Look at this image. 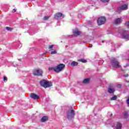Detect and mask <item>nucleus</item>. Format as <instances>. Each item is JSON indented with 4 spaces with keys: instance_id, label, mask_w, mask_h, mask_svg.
Returning <instances> with one entry per match:
<instances>
[{
    "instance_id": "obj_1",
    "label": "nucleus",
    "mask_w": 129,
    "mask_h": 129,
    "mask_svg": "<svg viewBox=\"0 0 129 129\" xmlns=\"http://www.w3.org/2000/svg\"><path fill=\"white\" fill-rule=\"evenodd\" d=\"M64 68L65 64L63 63H60L55 67L49 68L48 70H49V71L53 70L54 72H56V73H59V72H61L62 70H63Z\"/></svg>"
},
{
    "instance_id": "obj_2",
    "label": "nucleus",
    "mask_w": 129,
    "mask_h": 129,
    "mask_svg": "<svg viewBox=\"0 0 129 129\" xmlns=\"http://www.w3.org/2000/svg\"><path fill=\"white\" fill-rule=\"evenodd\" d=\"M40 84L41 86L44 87V88H48L53 86V83H52L51 82L46 81L45 80L41 81L40 82Z\"/></svg>"
},
{
    "instance_id": "obj_3",
    "label": "nucleus",
    "mask_w": 129,
    "mask_h": 129,
    "mask_svg": "<svg viewBox=\"0 0 129 129\" xmlns=\"http://www.w3.org/2000/svg\"><path fill=\"white\" fill-rule=\"evenodd\" d=\"M68 119H72L75 116V111L74 110H69L67 113Z\"/></svg>"
},
{
    "instance_id": "obj_4",
    "label": "nucleus",
    "mask_w": 129,
    "mask_h": 129,
    "mask_svg": "<svg viewBox=\"0 0 129 129\" xmlns=\"http://www.w3.org/2000/svg\"><path fill=\"white\" fill-rule=\"evenodd\" d=\"M111 62H112V65L113 67H115V68H119L120 67V65H119V62L116 59L114 58H111Z\"/></svg>"
},
{
    "instance_id": "obj_5",
    "label": "nucleus",
    "mask_w": 129,
    "mask_h": 129,
    "mask_svg": "<svg viewBox=\"0 0 129 129\" xmlns=\"http://www.w3.org/2000/svg\"><path fill=\"white\" fill-rule=\"evenodd\" d=\"M106 21V19L104 17H101L99 18L97 20V24L98 26H101V25H103L105 23Z\"/></svg>"
},
{
    "instance_id": "obj_6",
    "label": "nucleus",
    "mask_w": 129,
    "mask_h": 129,
    "mask_svg": "<svg viewBox=\"0 0 129 129\" xmlns=\"http://www.w3.org/2000/svg\"><path fill=\"white\" fill-rule=\"evenodd\" d=\"M33 74L34 76H42L43 71L41 69L34 70H33Z\"/></svg>"
},
{
    "instance_id": "obj_7",
    "label": "nucleus",
    "mask_w": 129,
    "mask_h": 129,
    "mask_svg": "<svg viewBox=\"0 0 129 129\" xmlns=\"http://www.w3.org/2000/svg\"><path fill=\"white\" fill-rule=\"evenodd\" d=\"M61 17H62V18H64V16H63V14L61 13H57L54 15V19H55V20H57L59 19V18H61Z\"/></svg>"
},
{
    "instance_id": "obj_8",
    "label": "nucleus",
    "mask_w": 129,
    "mask_h": 129,
    "mask_svg": "<svg viewBox=\"0 0 129 129\" xmlns=\"http://www.w3.org/2000/svg\"><path fill=\"white\" fill-rule=\"evenodd\" d=\"M115 91V90L114 89V87H113V85H110L109 86V88L108 89V92L109 93H113Z\"/></svg>"
},
{
    "instance_id": "obj_9",
    "label": "nucleus",
    "mask_w": 129,
    "mask_h": 129,
    "mask_svg": "<svg viewBox=\"0 0 129 129\" xmlns=\"http://www.w3.org/2000/svg\"><path fill=\"white\" fill-rule=\"evenodd\" d=\"M30 97L35 100L39 99V98H40V96L35 93H31L30 94Z\"/></svg>"
},
{
    "instance_id": "obj_10",
    "label": "nucleus",
    "mask_w": 129,
    "mask_h": 129,
    "mask_svg": "<svg viewBox=\"0 0 129 129\" xmlns=\"http://www.w3.org/2000/svg\"><path fill=\"white\" fill-rule=\"evenodd\" d=\"M121 23V18H118L114 21V25H117V24H120Z\"/></svg>"
},
{
    "instance_id": "obj_11",
    "label": "nucleus",
    "mask_w": 129,
    "mask_h": 129,
    "mask_svg": "<svg viewBox=\"0 0 129 129\" xmlns=\"http://www.w3.org/2000/svg\"><path fill=\"white\" fill-rule=\"evenodd\" d=\"M122 37L123 39L126 40V41H128L129 40V34H124V32L123 34L122 35Z\"/></svg>"
},
{
    "instance_id": "obj_12",
    "label": "nucleus",
    "mask_w": 129,
    "mask_h": 129,
    "mask_svg": "<svg viewBox=\"0 0 129 129\" xmlns=\"http://www.w3.org/2000/svg\"><path fill=\"white\" fill-rule=\"evenodd\" d=\"M90 82V79L89 78L85 79L83 81V83H84L85 84H88Z\"/></svg>"
},
{
    "instance_id": "obj_13",
    "label": "nucleus",
    "mask_w": 129,
    "mask_h": 129,
    "mask_svg": "<svg viewBox=\"0 0 129 129\" xmlns=\"http://www.w3.org/2000/svg\"><path fill=\"white\" fill-rule=\"evenodd\" d=\"M47 120H48V116H44L42 117L41 119V121H42V122H45V121H47Z\"/></svg>"
},
{
    "instance_id": "obj_14",
    "label": "nucleus",
    "mask_w": 129,
    "mask_h": 129,
    "mask_svg": "<svg viewBox=\"0 0 129 129\" xmlns=\"http://www.w3.org/2000/svg\"><path fill=\"white\" fill-rule=\"evenodd\" d=\"M121 9H122V11H125L127 10V5H123L120 7Z\"/></svg>"
},
{
    "instance_id": "obj_15",
    "label": "nucleus",
    "mask_w": 129,
    "mask_h": 129,
    "mask_svg": "<svg viewBox=\"0 0 129 129\" xmlns=\"http://www.w3.org/2000/svg\"><path fill=\"white\" fill-rule=\"evenodd\" d=\"M81 34V32H80L78 30L74 31V36H79V35H80Z\"/></svg>"
},
{
    "instance_id": "obj_16",
    "label": "nucleus",
    "mask_w": 129,
    "mask_h": 129,
    "mask_svg": "<svg viewBox=\"0 0 129 129\" xmlns=\"http://www.w3.org/2000/svg\"><path fill=\"white\" fill-rule=\"evenodd\" d=\"M122 127V125L120 122H118L117 124V127L116 129H121Z\"/></svg>"
},
{
    "instance_id": "obj_17",
    "label": "nucleus",
    "mask_w": 129,
    "mask_h": 129,
    "mask_svg": "<svg viewBox=\"0 0 129 129\" xmlns=\"http://www.w3.org/2000/svg\"><path fill=\"white\" fill-rule=\"evenodd\" d=\"M71 65L73 67L77 66L78 65V62L76 61H73L71 62Z\"/></svg>"
},
{
    "instance_id": "obj_18",
    "label": "nucleus",
    "mask_w": 129,
    "mask_h": 129,
    "mask_svg": "<svg viewBox=\"0 0 129 129\" xmlns=\"http://www.w3.org/2000/svg\"><path fill=\"white\" fill-rule=\"evenodd\" d=\"M110 100H116L117 99V97L116 95H114L113 97L110 98Z\"/></svg>"
},
{
    "instance_id": "obj_19",
    "label": "nucleus",
    "mask_w": 129,
    "mask_h": 129,
    "mask_svg": "<svg viewBox=\"0 0 129 129\" xmlns=\"http://www.w3.org/2000/svg\"><path fill=\"white\" fill-rule=\"evenodd\" d=\"M121 11H122V9H121V7H119L117 9V12H118L119 14H120Z\"/></svg>"
},
{
    "instance_id": "obj_20",
    "label": "nucleus",
    "mask_w": 129,
    "mask_h": 129,
    "mask_svg": "<svg viewBox=\"0 0 129 129\" xmlns=\"http://www.w3.org/2000/svg\"><path fill=\"white\" fill-rule=\"evenodd\" d=\"M53 48H54V45H49V47H48L49 50H53Z\"/></svg>"
},
{
    "instance_id": "obj_21",
    "label": "nucleus",
    "mask_w": 129,
    "mask_h": 129,
    "mask_svg": "<svg viewBox=\"0 0 129 129\" xmlns=\"http://www.w3.org/2000/svg\"><path fill=\"white\" fill-rule=\"evenodd\" d=\"M79 61H80V62H82V63H86V62H87V60L86 59H79Z\"/></svg>"
},
{
    "instance_id": "obj_22",
    "label": "nucleus",
    "mask_w": 129,
    "mask_h": 129,
    "mask_svg": "<svg viewBox=\"0 0 129 129\" xmlns=\"http://www.w3.org/2000/svg\"><path fill=\"white\" fill-rule=\"evenodd\" d=\"M6 30H7V31H13L14 30V29H13V28H11V27H6Z\"/></svg>"
},
{
    "instance_id": "obj_23",
    "label": "nucleus",
    "mask_w": 129,
    "mask_h": 129,
    "mask_svg": "<svg viewBox=\"0 0 129 129\" xmlns=\"http://www.w3.org/2000/svg\"><path fill=\"white\" fill-rule=\"evenodd\" d=\"M49 18H50L49 16H44L43 17V20H44V21H47V20H48L49 19Z\"/></svg>"
},
{
    "instance_id": "obj_24",
    "label": "nucleus",
    "mask_w": 129,
    "mask_h": 129,
    "mask_svg": "<svg viewBox=\"0 0 129 129\" xmlns=\"http://www.w3.org/2000/svg\"><path fill=\"white\" fill-rule=\"evenodd\" d=\"M50 54L51 55H53V54H57V51L56 50H54L50 52Z\"/></svg>"
},
{
    "instance_id": "obj_25",
    "label": "nucleus",
    "mask_w": 129,
    "mask_h": 129,
    "mask_svg": "<svg viewBox=\"0 0 129 129\" xmlns=\"http://www.w3.org/2000/svg\"><path fill=\"white\" fill-rule=\"evenodd\" d=\"M125 25L126 26V27H127V28L128 29H129V21L126 22L125 23Z\"/></svg>"
},
{
    "instance_id": "obj_26",
    "label": "nucleus",
    "mask_w": 129,
    "mask_h": 129,
    "mask_svg": "<svg viewBox=\"0 0 129 129\" xmlns=\"http://www.w3.org/2000/svg\"><path fill=\"white\" fill-rule=\"evenodd\" d=\"M100 1L102 3H108V2H109V0H100Z\"/></svg>"
},
{
    "instance_id": "obj_27",
    "label": "nucleus",
    "mask_w": 129,
    "mask_h": 129,
    "mask_svg": "<svg viewBox=\"0 0 129 129\" xmlns=\"http://www.w3.org/2000/svg\"><path fill=\"white\" fill-rule=\"evenodd\" d=\"M123 115L124 116H127V115H128V113L127 112H124Z\"/></svg>"
},
{
    "instance_id": "obj_28",
    "label": "nucleus",
    "mask_w": 129,
    "mask_h": 129,
    "mask_svg": "<svg viewBox=\"0 0 129 129\" xmlns=\"http://www.w3.org/2000/svg\"><path fill=\"white\" fill-rule=\"evenodd\" d=\"M126 104H127V106H128L129 107V97H128V98H127V99H126Z\"/></svg>"
},
{
    "instance_id": "obj_29",
    "label": "nucleus",
    "mask_w": 129,
    "mask_h": 129,
    "mask_svg": "<svg viewBox=\"0 0 129 129\" xmlns=\"http://www.w3.org/2000/svg\"><path fill=\"white\" fill-rule=\"evenodd\" d=\"M4 81H8V78L7 77H4Z\"/></svg>"
},
{
    "instance_id": "obj_30",
    "label": "nucleus",
    "mask_w": 129,
    "mask_h": 129,
    "mask_svg": "<svg viewBox=\"0 0 129 129\" xmlns=\"http://www.w3.org/2000/svg\"><path fill=\"white\" fill-rule=\"evenodd\" d=\"M117 87L118 88H120L121 87V85H120V84H118V85H117Z\"/></svg>"
},
{
    "instance_id": "obj_31",
    "label": "nucleus",
    "mask_w": 129,
    "mask_h": 129,
    "mask_svg": "<svg viewBox=\"0 0 129 129\" xmlns=\"http://www.w3.org/2000/svg\"><path fill=\"white\" fill-rule=\"evenodd\" d=\"M16 12H17V9H14L12 10V13H16Z\"/></svg>"
},
{
    "instance_id": "obj_32",
    "label": "nucleus",
    "mask_w": 129,
    "mask_h": 129,
    "mask_svg": "<svg viewBox=\"0 0 129 129\" xmlns=\"http://www.w3.org/2000/svg\"><path fill=\"white\" fill-rule=\"evenodd\" d=\"M128 76V74H126L124 75V77H127Z\"/></svg>"
},
{
    "instance_id": "obj_33",
    "label": "nucleus",
    "mask_w": 129,
    "mask_h": 129,
    "mask_svg": "<svg viewBox=\"0 0 129 129\" xmlns=\"http://www.w3.org/2000/svg\"><path fill=\"white\" fill-rule=\"evenodd\" d=\"M104 41H102V43H104Z\"/></svg>"
},
{
    "instance_id": "obj_34",
    "label": "nucleus",
    "mask_w": 129,
    "mask_h": 129,
    "mask_svg": "<svg viewBox=\"0 0 129 129\" xmlns=\"http://www.w3.org/2000/svg\"><path fill=\"white\" fill-rule=\"evenodd\" d=\"M126 66H128V64H126Z\"/></svg>"
}]
</instances>
